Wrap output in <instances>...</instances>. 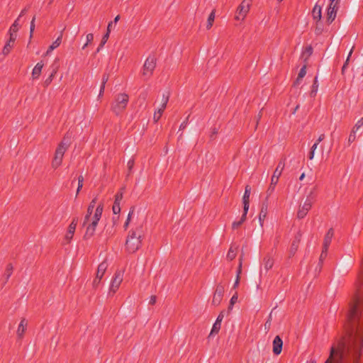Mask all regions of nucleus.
<instances>
[{"label":"nucleus","mask_w":363,"mask_h":363,"mask_svg":"<svg viewBox=\"0 0 363 363\" xmlns=\"http://www.w3.org/2000/svg\"><path fill=\"white\" fill-rule=\"evenodd\" d=\"M129 101V96L125 93H121L116 95L114 101L111 104V110L118 115L123 112Z\"/></svg>","instance_id":"5"},{"label":"nucleus","mask_w":363,"mask_h":363,"mask_svg":"<svg viewBox=\"0 0 363 363\" xmlns=\"http://www.w3.org/2000/svg\"><path fill=\"white\" fill-rule=\"evenodd\" d=\"M162 115V113L160 111H158L157 110L155 111L153 116L154 121L157 122L160 119Z\"/></svg>","instance_id":"51"},{"label":"nucleus","mask_w":363,"mask_h":363,"mask_svg":"<svg viewBox=\"0 0 363 363\" xmlns=\"http://www.w3.org/2000/svg\"><path fill=\"white\" fill-rule=\"evenodd\" d=\"M339 0H330V4L327 11V22L330 24L336 18L337 11L339 8Z\"/></svg>","instance_id":"8"},{"label":"nucleus","mask_w":363,"mask_h":363,"mask_svg":"<svg viewBox=\"0 0 363 363\" xmlns=\"http://www.w3.org/2000/svg\"><path fill=\"white\" fill-rule=\"evenodd\" d=\"M220 325H221V324L215 322L213 325V327H212L211 331V333L209 334V337L213 336V335L218 333V332H219V330L220 329Z\"/></svg>","instance_id":"33"},{"label":"nucleus","mask_w":363,"mask_h":363,"mask_svg":"<svg viewBox=\"0 0 363 363\" xmlns=\"http://www.w3.org/2000/svg\"><path fill=\"white\" fill-rule=\"evenodd\" d=\"M327 255H328V250L325 251V248L323 247L322 252L320 256V262H322L325 259V257H327Z\"/></svg>","instance_id":"52"},{"label":"nucleus","mask_w":363,"mask_h":363,"mask_svg":"<svg viewBox=\"0 0 363 363\" xmlns=\"http://www.w3.org/2000/svg\"><path fill=\"white\" fill-rule=\"evenodd\" d=\"M334 236V230L333 228H330L327 233L325 234L323 240V247L325 248V250H328L329 246L332 242L333 238Z\"/></svg>","instance_id":"18"},{"label":"nucleus","mask_w":363,"mask_h":363,"mask_svg":"<svg viewBox=\"0 0 363 363\" xmlns=\"http://www.w3.org/2000/svg\"><path fill=\"white\" fill-rule=\"evenodd\" d=\"M96 202V198H94L89 203L88 206V213H93L94 208L95 207V204Z\"/></svg>","instance_id":"48"},{"label":"nucleus","mask_w":363,"mask_h":363,"mask_svg":"<svg viewBox=\"0 0 363 363\" xmlns=\"http://www.w3.org/2000/svg\"><path fill=\"white\" fill-rule=\"evenodd\" d=\"M311 203L304 201L303 204L301 206L297 212V217L299 219L303 218L312 207Z\"/></svg>","instance_id":"15"},{"label":"nucleus","mask_w":363,"mask_h":363,"mask_svg":"<svg viewBox=\"0 0 363 363\" xmlns=\"http://www.w3.org/2000/svg\"><path fill=\"white\" fill-rule=\"evenodd\" d=\"M267 215V204L266 203V204H263L262 209L259 214V220L260 225L262 226L263 225V222H264V219L266 218Z\"/></svg>","instance_id":"25"},{"label":"nucleus","mask_w":363,"mask_h":363,"mask_svg":"<svg viewBox=\"0 0 363 363\" xmlns=\"http://www.w3.org/2000/svg\"><path fill=\"white\" fill-rule=\"evenodd\" d=\"M104 89H105V86H103L101 84L99 97H101V96H103V94L104 93Z\"/></svg>","instance_id":"62"},{"label":"nucleus","mask_w":363,"mask_h":363,"mask_svg":"<svg viewBox=\"0 0 363 363\" xmlns=\"http://www.w3.org/2000/svg\"><path fill=\"white\" fill-rule=\"evenodd\" d=\"M123 190L124 188H121V190L116 194V195L115 196V202H121L123 196Z\"/></svg>","instance_id":"41"},{"label":"nucleus","mask_w":363,"mask_h":363,"mask_svg":"<svg viewBox=\"0 0 363 363\" xmlns=\"http://www.w3.org/2000/svg\"><path fill=\"white\" fill-rule=\"evenodd\" d=\"M318 195V186L315 185L308 190L306 192V198L305 201L313 204L317 198Z\"/></svg>","instance_id":"13"},{"label":"nucleus","mask_w":363,"mask_h":363,"mask_svg":"<svg viewBox=\"0 0 363 363\" xmlns=\"http://www.w3.org/2000/svg\"><path fill=\"white\" fill-rule=\"evenodd\" d=\"M13 270V267L11 263H9L6 265V270L4 274V277L5 279V282L8 281L9 278L11 277Z\"/></svg>","instance_id":"26"},{"label":"nucleus","mask_w":363,"mask_h":363,"mask_svg":"<svg viewBox=\"0 0 363 363\" xmlns=\"http://www.w3.org/2000/svg\"><path fill=\"white\" fill-rule=\"evenodd\" d=\"M236 255H237V247L233 249V247L231 246L230 247V249H229L228 252L227 258L229 260H233V259H234L235 258Z\"/></svg>","instance_id":"31"},{"label":"nucleus","mask_w":363,"mask_h":363,"mask_svg":"<svg viewBox=\"0 0 363 363\" xmlns=\"http://www.w3.org/2000/svg\"><path fill=\"white\" fill-rule=\"evenodd\" d=\"M251 192V188L250 186H246L245 189V193L242 197V201H249L250 202V196Z\"/></svg>","instance_id":"34"},{"label":"nucleus","mask_w":363,"mask_h":363,"mask_svg":"<svg viewBox=\"0 0 363 363\" xmlns=\"http://www.w3.org/2000/svg\"><path fill=\"white\" fill-rule=\"evenodd\" d=\"M95 230H96V229L91 227L87 223L86 224V230L85 234L84 235V238L86 240H88L90 238H91L94 235Z\"/></svg>","instance_id":"27"},{"label":"nucleus","mask_w":363,"mask_h":363,"mask_svg":"<svg viewBox=\"0 0 363 363\" xmlns=\"http://www.w3.org/2000/svg\"><path fill=\"white\" fill-rule=\"evenodd\" d=\"M306 74V65H304L299 71L298 74V77L295 82V85L298 84L299 82L305 77Z\"/></svg>","instance_id":"28"},{"label":"nucleus","mask_w":363,"mask_h":363,"mask_svg":"<svg viewBox=\"0 0 363 363\" xmlns=\"http://www.w3.org/2000/svg\"><path fill=\"white\" fill-rule=\"evenodd\" d=\"M167 104H160V106L157 109L158 111H160L162 113H163L164 109L166 108Z\"/></svg>","instance_id":"61"},{"label":"nucleus","mask_w":363,"mask_h":363,"mask_svg":"<svg viewBox=\"0 0 363 363\" xmlns=\"http://www.w3.org/2000/svg\"><path fill=\"white\" fill-rule=\"evenodd\" d=\"M16 40V38L14 35L11 34V36H9V39L7 40L2 50V54L6 56L10 53Z\"/></svg>","instance_id":"14"},{"label":"nucleus","mask_w":363,"mask_h":363,"mask_svg":"<svg viewBox=\"0 0 363 363\" xmlns=\"http://www.w3.org/2000/svg\"><path fill=\"white\" fill-rule=\"evenodd\" d=\"M27 325H28L27 320L25 318H23L21 320V322L18 325V329H17V335L19 338L23 337L24 333L26 330Z\"/></svg>","instance_id":"19"},{"label":"nucleus","mask_w":363,"mask_h":363,"mask_svg":"<svg viewBox=\"0 0 363 363\" xmlns=\"http://www.w3.org/2000/svg\"><path fill=\"white\" fill-rule=\"evenodd\" d=\"M238 292L235 291L234 293V294L233 295V296L231 297V298H230V304H229V306H228V310L229 311L232 310L234 304L238 301Z\"/></svg>","instance_id":"35"},{"label":"nucleus","mask_w":363,"mask_h":363,"mask_svg":"<svg viewBox=\"0 0 363 363\" xmlns=\"http://www.w3.org/2000/svg\"><path fill=\"white\" fill-rule=\"evenodd\" d=\"M133 213V211L129 212L128 215V218H127V220L124 224V228L125 229H127L129 223H130V218H131V214Z\"/></svg>","instance_id":"55"},{"label":"nucleus","mask_w":363,"mask_h":363,"mask_svg":"<svg viewBox=\"0 0 363 363\" xmlns=\"http://www.w3.org/2000/svg\"><path fill=\"white\" fill-rule=\"evenodd\" d=\"M169 93L168 91L163 93L161 104H167V103L169 101Z\"/></svg>","instance_id":"43"},{"label":"nucleus","mask_w":363,"mask_h":363,"mask_svg":"<svg viewBox=\"0 0 363 363\" xmlns=\"http://www.w3.org/2000/svg\"><path fill=\"white\" fill-rule=\"evenodd\" d=\"M215 16H216V11H215V10H213L211 11V13H210V15L208 18V20H207L206 28L208 30L211 28V27L213 24V22H214V20H215Z\"/></svg>","instance_id":"30"},{"label":"nucleus","mask_w":363,"mask_h":363,"mask_svg":"<svg viewBox=\"0 0 363 363\" xmlns=\"http://www.w3.org/2000/svg\"><path fill=\"white\" fill-rule=\"evenodd\" d=\"M270 325H271V320H270V318H269L268 319V320L264 324L265 329H267L268 330L270 328Z\"/></svg>","instance_id":"64"},{"label":"nucleus","mask_w":363,"mask_h":363,"mask_svg":"<svg viewBox=\"0 0 363 363\" xmlns=\"http://www.w3.org/2000/svg\"><path fill=\"white\" fill-rule=\"evenodd\" d=\"M112 210L114 214H118L121 212L120 203L114 201Z\"/></svg>","instance_id":"42"},{"label":"nucleus","mask_w":363,"mask_h":363,"mask_svg":"<svg viewBox=\"0 0 363 363\" xmlns=\"http://www.w3.org/2000/svg\"><path fill=\"white\" fill-rule=\"evenodd\" d=\"M109 38V35L108 33H106L103 38H102V40L101 41V43L100 45H99L97 50H96V52H99L100 51V50L104 47V45L106 43L108 39Z\"/></svg>","instance_id":"37"},{"label":"nucleus","mask_w":363,"mask_h":363,"mask_svg":"<svg viewBox=\"0 0 363 363\" xmlns=\"http://www.w3.org/2000/svg\"><path fill=\"white\" fill-rule=\"evenodd\" d=\"M224 318V311H221L216 318V322L221 324V322Z\"/></svg>","instance_id":"54"},{"label":"nucleus","mask_w":363,"mask_h":363,"mask_svg":"<svg viewBox=\"0 0 363 363\" xmlns=\"http://www.w3.org/2000/svg\"><path fill=\"white\" fill-rule=\"evenodd\" d=\"M347 318L345 332L335 338L325 363H359L363 350V274L355 283Z\"/></svg>","instance_id":"1"},{"label":"nucleus","mask_w":363,"mask_h":363,"mask_svg":"<svg viewBox=\"0 0 363 363\" xmlns=\"http://www.w3.org/2000/svg\"><path fill=\"white\" fill-rule=\"evenodd\" d=\"M246 220V218L241 216L240 219L238 221H235L232 224L233 229L238 228Z\"/></svg>","instance_id":"38"},{"label":"nucleus","mask_w":363,"mask_h":363,"mask_svg":"<svg viewBox=\"0 0 363 363\" xmlns=\"http://www.w3.org/2000/svg\"><path fill=\"white\" fill-rule=\"evenodd\" d=\"M28 9H29V6L26 7L25 9H23L21 11V13H20V15H19V16L18 18H20L22 16H23L28 11Z\"/></svg>","instance_id":"63"},{"label":"nucleus","mask_w":363,"mask_h":363,"mask_svg":"<svg viewBox=\"0 0 363 363\" xmlns=\"http://www.w3.org/2000/svg\"><path fill=\"white\" fill-rule=\"evenodd\" d=\"M101 279H99L97 277L93 281V286L97 287L101 281Z\"/></svg>","instance_id":"58"},{"label":"nucleus","mask_w":363,"mask_h":363,"mask_svg":"<svg viewBox=\"0 0 363 363\" xmlns=\"http://www.w3.org/2000/svg\"><path fill=\"white\" fill-rule=\"evenodd\" d=\"M92 213H86V215L84 217V221H83V226H86L87 223L89 222V220H91Z\"/></svg>","instance_id":"50"},{"label":"nucleus","mask_w":363,"mask_h":363,"mask_svg":"<svg viewBox=\"0 0 363 363\" xmlns=\"http://www.w3.org/2000/svg\"><path fill=\"white\" fill-rule=\"evenodd\" d=\"M283 346V341L281 338L277 335L273 340V352L274 354L278 355L281 352Z\"/></svg>","instance_id":"16"},{"label":"nucleus","mask_w":363,"mask_h":363,"mask_svg":"<svg viewBox=\"0 0 363 363\" xmlns=\"http://www.w3.org/2000/svg\"><path fill=\"white\" fill-rule=\"evenodd\" d=\"M357 131V130L356 129H354V128H352L350 135H349V138H348V141L349 143H352L355 140V138H356V132Z\"/></svg>","instance_id":"45"},{"label":"nucleus","mask_w":363,"mask_h":363,"mask_svg":"<svg viewBox=\"0 0 363 363\" xmlns=\"http://www.w3.org/2000/svg\"><path fill=\"white\" fill-rule=\"evenodd\" d=\"M43 66H44V64L41 61V62H38L36 64V65L34 67V68L32 71V77L34 79L39 78Z\"/></svg>","instance_id":"20"},{"label":"nucleus","mask_w":363,"mask_h":363,"mask_svg":"<svg viewBox=\"0 0 363 363\" xmlns=\"http://www.w3.org/2000/svg\"><path fill=\"white\" fill-rule=\"evenodd\" d=\"M108 267V263L106 261L102 262L98 266L97 272L96 277L99 279H102Z\"/></svg>","instance_id":"21"},{"label":"nucleus","mask_w":363,"mask_h":363,"mask_svg":"<svg viewBox=\"0 0 363 363\" xmlns=\"http://www.w3.org/2000/svg\"><path fill=\"white\" fill-rule=\"evenodd\" d=\"M69 145V140H67L66 138H64L61 143L58 145L55 152L54 158L52 161V167L55 169H57L62 164L64 155L68 149Z\"/></svg>","instance_id":"4"},{"label":"nucleus","mask_w":363,"mask_h":363,"mask_svg":"<svg viewBox=\"0 0 363 363\" xmlns=\"http://www.w3.org/2000/svg\"><path fill=\"white\" fill-rule=\"evenodd\" d=\"M263 265L267 271L272 269L274 265L273 259L269 255H266L263 259Z\"/></svg>","instance_id":"24"},{"label":"nucleus","mask_w":363,"mask_h":363,"mask_svg":"<svg viewBox=\"0 0 363 363\" xmlns=\"http://www.w3.org/2000/svg\"><path fill=\"white\" fill-rule=\"evenodd\" d=\"M242 258H243V255H241L240 257V259H239V265H238V268L237 270L236 276H238V277H240V274L242 272Z\"/></svg>","instance_id":"44"},{"label":"nucleus","mask_w":363,"mask_h":363,"mask_svg":"<svg viewBox=\"0 0 363 363\" xmlns=\"http://www.w3.org/2000/svg\"><path fill=\"white\" fill-rule=\"evenodd\" d=\"M94 40V35L92 33H89L86 35V43H91Z\"/></svg>","instance_id":"57"},{"label":"nucleus","mask_w":363,"mask_h":363,"mask_svg":"<svg viewBox=\"0 0 363 363\" xmlns=\"http://www.w3.org/2000/svg\"><path fill=\"white\" fill-rule=\"evenodd\" d=\"M103 212V205L99 204L96 208L95 209L94 214L91 217V220H89L90 223H88L89 225L96 229L99 220L101 219V215Z\"/></svg>","instance_id":"12"},{"label":"nucleus","mask_w":363,"mask_h":363,"mask_svg":"<svg viewBox=\"0 0 363 363\" xmlns=\"http://www.w3.org/2000/svg\"><path fill=\"white\" fill-rule=\"evenodd\" d=\"M142 232L140 228L132 230L128 233L125 247L128 253L135 252L141 247Z\"/></svg>","instance_id":"2"},{"label":"nucleus","mask_w":363,"mask_h":363,"mask_svg":"<svg viewBox=\"0 0 363 363\" xmlns=\"http://www.w3.org/2000/svg\"><path fill=\"white\" fill-rule=\"evenodd\" d=\"M252 0H243L237 9V20H243L250 11Z\"/></svg>","instance_id":"9"},{"label":"nucleus","mask_w":363,"mask_h":363,"mask_svg":"<svg viewBox=\"0 0 363 363\" xmlns=\"http://www.w3.org/2000/svg\"><path fill=\"white\" fill-rule=\"evenodd\" d=\"M240 278L238 277V276H236V279H235V283H234V284L233 286V289H236L238 286L239 283H240Z\"/></svg>","instance_id":"59"},{"label":"nucleus","mask_w":363,"mask_h":363,"mask_svg":"<svg viewBox=\"0 0 363 363\" xmlns=\"http://www.w3.org/2000/svg\"><path fill=\"white\" fill-rule=\"evenodd\" d=\"M19 18H18L13 23L11 26L9 30V36H11L12 35H14L16 38H17V32L19 28V23H18Z\"/></svg>","instance_id":"23"},{"label":"nucleus","mask_w":363,"mask_h":363,"mask_svg":"<svg viewBox=\"0 0 363 363\" xmlns=\"http://www.w3.org/2000/svg\"><path fill=\"white\" fill-rule=\"evenodd\" d=\"M108 80V75L107 74H104L102 77L101 85L106 86V82Z\"/></svg>","instance_id":"56"},{"label":"nucleus","mask_w":363,"mask_h":363,"mask_svg":"<svg viewBox=\"0 0 363 363\" xmlns=\"http://www.w3.org/2000/svg\"><path fill=\"white\" fill-rule=\"evenodd\" d=\"M313 53V48L309 45L305 48V50L302 52V57H304V62H306L309 57Z\"/></svg>","instance_id":"29"},{"label":"nucleus","mask_w":363,"mask_h":363,"mask_svg":"<svg viewBox=\"0 0 363 363\" xmlns=\"http://www.w3.org/2000/svg\"><path fill=\"white\" fill-rule=\"evenodd\" d=\"M285 167V160H281L279 162L277 168L275 169L273 175L271 179L270 184L266 191V199L265 201L267 202L269 198L274 193L275 190L276 185L278 183L279 179L282 174V172Z\"/></svg>","instance_id":"3"},{"label":"nucleus","mask_w":363,"mask_h":363,"mask_svg":"<svg viewBox=\"0 0 363 363\" xmlns=\"http://www.w3.org/2000/svg\"><path fill=\"white\" fill-rule=\"evenodd\" d=\"M123 279V271L117 270L113 277L109 289V294H114L119 289Z\"/></svg>","instance_id":"7"},{"label":"nucleus","mask_w":363,"mask_h":363,"mask_svg":"<svg viewBox=\"0 0 363 363\" xmlns=\"http://www.w3.org/2000/svg\"><path fill=\"white\" fill-rule=\"evenodd\" d=\"M363 125V117L360 118L353 127L354 129L359 130V128Z\"/></svg>","instance_id":"53"},{"label":"nucleus","mask_w":363,"mask_h":363,"mask_svg":"<svg viewBox=\"0 0 363 363\" xmlns=\"http://www.w3.org/2000/svg\"><path fill=\"white\" fill-rule=\"evenodd\" d=\"M352 50H351L350 52H349V55H348V56H347V57L346 59V61L345 62V63H344V65H343V66L342 67L341 72H342V74H344L345 72V70H346V68H347V67L348 65V63H349V61H350V57L352 55Z\"/></svg>","instance_id":"40"},{"label":"nucleus","mask_w":363,"mask_h":363,"mask_svg":"<svg viewBox=\"0 0 363 363\" xmlns=\"http://www.w3.org/2000/svg\"><path fill=\"white\" fill-rule=\"evenodd\" d=\"M156 67V59L154 56H149L143 65V75L146 78L152 76L153 71Z\"/></svg>","instance_id":"6"},{"label":"nucleus","mask_w":363,"mask_h":363,"mask_svg":"<svg viewBox=\"0 0 363 363\" xmlns=\"http://www.w3.org/2000/svg\"><path fill=\"white\" fill-rule=\"evenodd\" d=\"M318 77H315V79H314V82H313V86H312V90H311V96H315V94L317 93V91H318Z\"/></svg>","instance_id":"36"},{"label":"nucleus","mask_w":363,"mask_h":363,"mask_svg":"<svg viewBox=\"0 0 363 363\" xmlns=\"http://www.w3.org/2000/svg\"><path fill=\"white\" fill-rule=\"evenodd\" d=\"M224 291V286L221 284H218L213 296L212 304L213 306H218L220 305L223 297Z\"/></svg>","instance_id":"11"},{"label":"nucleus","mask_w":363,"mask_h":363,"mask_svg":"<svg viewBox=\"0 0 363 363\" xmlns=\"http://www.w3.org/2000/svg\"><path fill=\"white\" fill-rule=\"evenodd\" d=\"M156 296H151L149 301V304L154 305L156 303Z\"/></svg>","instance_id":"60"},{"label":"nucleus","mask_w":363,"mask_h":363,"mask_svg":"<svg viewBox=\"0 0 363 363\" xmlns=\"http://www.w3.org/2000/svg\"><path fill=\"white\" fill-rule=\"evenodd\" d=\"M312 16L314 20L320 21L321 19V7L317 4L314 6L312 11Z\"/></svg>","instance_id":"22"},{"label":"nucleus","mask_w":363,"mask_h":363,"mask_svg":"<svg viewBox=\"0 0 363 363\" xmlns=\"http://www.w3.org/2000/svg\"><path fill=\"white\" fill-rule=\"evenodd\" d=\"M301 233L300 232H298L296 235L294 240H293L291 247H290L289 252H290L291 256L294 255L295 253L296 252V251L298 248L299 243L301 242Z\"/></svg>","instance_id":"17"},{"label":"nucleus","mask_w":363,"mask_h":363,"mask_svg":"<svg viewBox=\"0 0 363 363\" xmlns=\"http://www.w3.org/2000/svg\"><path fill=\"white\" fill-rule=\"evenodd\" d=\"M62 31L61 32L60 36L52 43L51 46L55 49L57 47L60 46L62 42Z\"/></svg>","instance_id":"39"},{"label":"nucleus","mask_w":363,"mask_h":363,"mask_svg":"<svg viewBox=\"0 0 363 363\" xmlns=\"http://www.w3.org/2000/svg\"><path fill=\"white\" fill-rule=\"evenodd\" d=\"M249 203V201H243V214L242 215V216H243L244 218H246L247 216V213L250 206Z\"/></svg>","instance_id":"47"},{"label":"nucleus","mask_w":363,"mask_h":363,"mask_svg":"<svg viewBox=\"0 0 363 363\" xmlns=\"http://www.w3.org/2000/svg\"><path fill=\"white\" fill-rule=\"evenodd\" d=\"M57 69H58V67H55V68H53L52 69V72L51 73V74L49 76V77L45 81V86H48L52 81L55 75L56 74L57 72Z\"/></svg>","instance_id":"32"},{"label":"nucleus","mask_w":363,"mask_h":363,"mask_svg":"<svg viewBox=\"0 0 363 363\" xmlns=\"http://www.w3.org/2000/svg\"><path fill=\"white\" fill-rule=\"evenodd\" d=\"M35 16H34L31 20V22H30V38H32L33 36V33L34 32V30H35Z\"/></svg>","instance_id":"46"},{"label":"nucleus","mask_w":363,"mask_h":363,"mask_svg":"<svg viewBox=\"0 0 363 363\" xmlns=\"http://www.w3.org/2000/svg\"><path fill=\"white\" fill-rule=\"evenodd\" d=\"M77 223H78V218H73L72 221L69 225L67 231L65 235L64 242L62 243L63 245L69 244L71 242V240L74 236V232H75V230H76V228L77 225Z\"/></svg>","instance_id":"10"},{"label":"nucleus","mask_w":363,"mask_h":363,"mask_svg":"<svg viewBox=\"0 0 363 363\" xmlns=\"http://www.w3.org/2000/svg\"><path fill=\"white\" fill-rule=\"evenodd\" d=\"M134 164H135V162H134V160L133 159H130L128 162V175L131 173L132 172V169L134 167Z\"/></svg>","instance_id":"49"}]
</instances>
